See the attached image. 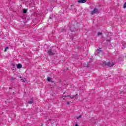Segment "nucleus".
Masks as SVG:
<instances>
[{
  "label": "nucleus",
  "mask_w": 126,
  "mask_h": 126,
  "mask_svg": "<svg viewBox=\"0 0 126 126\" xmlns=\"http://www.w3.org/2000/svg\"><path fill=\"white\" fill-rule=\"evenodd\" d=\"M47 53L49 56H54L55 55V51L52 49L48 50Z\"/></svg>",
  "instance_id": "f257e3e1"
},
{
  "label": "nucleus",
  "mask_w": 126,
  "mask_h": 126,
  "mask_svg": "<svg viewBox=\"0 0 126 126\" xmlns=\"http://www.w3.org/2000/svg\"><path fill=\"white\" fill-rule=\"evenodd\" d=\"M115 63H114L113 62H108L107 63V65H108V66H109V67H112V66H113V65H115Z\"/></svg>",
  "instance_id": "f03ea898"
},
{
  "label": "nucleus",
  "mask_w": 126,
  "mask_h": 126,
  "mask_svg": "<svg viewBox=\"0 0 126 126\" xmlns=\"http://www.w3.org/2000/svg\"><path fill=\"white\" fill-rule=\"evenodd\" d=\"M98 12V10L96 8H94V10H93L91 12V14H95V13H97Z\"/></svg>",
  "instance_id": "7ed1b4c3"
},
{
  "label": "nucleus",
  "mask_w": 126,
  "mask_h": 126,
  "mask_svg": "<svg viewBox=\"0 0 126 126\" xmlns=\"http://www.w3.org/2000/svg\"><path fill=\"white\" fill-rule=\"evenodd\" d=\"M77 96H78V94H76V95H72V96H70V99H78Z\"/></svg>",
  "instance_id": "20e7f679"
},
{
  "label": "nucleus",
  "mask_w": 126,
  "mask_h": 126,
  "mask_svg": "<svg viewBox=\"0 0 126 126\" xmlns=\"http://www.w3.org/2000/svg\"><path fill=\"white\" fill-rule=\"evenodd\" d=\"M87 0H78V2H79V3H84L85 2H86Z\"/></svg>",
  "instance_id": "39448f33"
},
{
  "label": "nucleus",
  "mask_w": 126,
  "mask_h": 126,
  "mask_svg": "<svg viewBox=\"0 0 126 126\" xmlns=\"http://www.w3.org/2000/svg\"><path fill=\"white\" fill-rule=\"evenodd\" d=\"M83 65L84 66H85V67H89V65L88 64V63H83Z\"/></svg>",
  "instance_id": "423d86ee"
},
{
  "label": "nucleus",
  "mask_w": 126,
  "mask_h": 126,
  "mask_svg": "<svg viewBox=\"0 0 126 126\" xmlns=\"http://www.w3.org/2000/svg\"><path fill=\"white\" fill-rule=\"evenodd\" d=\"M17 68H21L22 67V64L19 63L17 65Z\"/></svg>",
  "instance_id": "0eeeda50"
},
{
  "label": "nucleus",
  "mask_w": 126,
  "mask_h": 126,
  "mask_svg": "<svg viewBox=\"0 0 126 126\" xmlns=\"http://www.w3.org/2000/svg\"><path fill=\"white\" fill-rule=\"evenodd\" d=\"M34 102V100H33V98H32L31 100L29 101L28 103L30 104H33V102Z\"/></svg>",
  "instance_id": "6e6552de"
},
{
  "label": "nucleus",
  "mask_w": 126,
  "mask_h": 126,
  "mask_svg": "<svg viewBox=\"0 0 126 126\" xmlns=\"http://www.w3.org/2000/svg\"><path fill=\"white\" fill-rule=\"evenodd\" d=\"M101 52H102V50H101V49L99 48L98 49H97L96 53H101Z\"/></svg>",
  "instance_id": "1a4fd4ad"
},
{
  "label": "nucleus",
  "mask_w": 126,
  "mask_h": 126,
  "mask_svg": "<svg viewBox=\"0 0 126 126\" xmlns=\"http://www.w3.org/2000/svg\"><path fill=\"white\" fill-rule=\"evenodd\" d=\"M23 13H26L27 12V10L26 9H24L23 10Z\"/></svg>",
  "instance_id": "9d476101"
},
{
  "label": "nucleus",
  "mask_w": 126,
  "mask_h": 126,
  "mask_svg": "<svg viewBox=\"0 0 126 126\" xmlns=\"http://www.w3.org/2000/svg\"><path fill=\"white\" fill-rule=\"evenodd\" d=\"M14 80H15V78L12 77V78H11V81H14Z\"/></svg>",
  "instance_id": "9b49d317"
},
{
  "label": "nucleus",
  "mask_w": 126,
  "mask_h": 126,
  "mask_svg": "<svg viewBox=\"0 0 126 126\" xmlns=\"http://www.w3.org/2000/svg\"><path fill=\"white\" fill-rule=\"evenodd\" d=\"M101 35H102V33L100 32H98V36H101Z\"/></svg>",
  "instance_id": "f8f14e48"
},
{
  "label": "nucleus",
  "mask_w": 126,
  "mask_h": 126,
  "mask_svg": "<svg viewBox=\"0 0 126 126\" xmlns=\"http://www.w3.org/2000/svg\"><path fill=\"white\" fill-rule=\"evenodd\" d=\"M81 118V115H80L77 117V119L78 120Z\"/></svg>",
  "instance_id": "ddd939ff"
},
{
  "label": "nucleus",
  "mask_w": 126,
  "mask_h": 126,
  "mask_svg": "<svg viewBox=\"0 0 126 126\" xmlns=\"http://www.w3.org/2000/svg\"><path fill=\"white\" fill-rule=\"evenodd\" d=\"M47 81H51V78L50 77H48L47 78Z\"/></svg>",
  "instance_id": "4468645a"
},
{
  "label": "nucleus",
  "mask_w": 126,
  "mask_h": 126,
  "mask_svg": "<svg viewBox=\"0 0 126 126\" xmlns=\"http://www.w3.org/2000/svg\"><path fill=\"white\" fill-rule=\"evenodd\" d=\"M124 8H126V2L124 4Z\"/></svg>",
  "instance_id": "2eb2a0df"
},
{
  "label": "nucleus",
  "mask_w": 126,
  "mask_h": 126,
  "mask_svg": "<svg viewBox=\"0 0 126 126\" xmlns=\"http://www.w3.org/2000/svg\"><path fill=\"white\" fill-rule=\"evenodd\" d=\"M102 65L103 66H105V65H106V63H103Z\"/></svg>",
  "instance_id": "dca6fc26"
},
{
  "label": "nucleus",
  "mask_w": 126,
  "mask_h": 126,
  "mask_svg": "<svg viewBox=\"0 0 126 126\" xmlns=\"http://www.w3.org/2000/svg\"><path fill=\"white\" fill-rule=\"evenodd\" d=\"M65 97H70H70H71V96H70V95H65L64 98H65Z\"/></svg>",
  "instance_id": "f3484780"
},
{
  "label": "nucleus",
  "mask_w": 126,
  "mask_h": 126,
  "mask_svg": "<svg viewBox=\"0 0 126 126\" xmlns=\"http://www.w3.org/2000/svg\"><path fill=\"white\" fill-rule=\"evenodd\" d=\"M8 49V47L5 48V49L4 50V52H6V50Z\"/></svg>",
  "instance_id": "a211bd4d"
},
{
  "label": "nucleus",
  "mask_w": 126,
  "mask_h": 126,
  "mask_svg": "<svg viewBox=\"0 0 126 126\" xmlns=\"http://www.w3.org/2000/svg\"><path fill=\"white\" fill-rule=\"evenodd\" d=\"M21 80L22 81V82H25V80H24V79H21Z\"/></svg>",
  "instance_id": "6ab92c4d"
},
{
  "label": "nucleus",
  "mask_w": 126,
  "mask_h": 126,
  "mask_svg": "<svg viewBox=\"0 0 126 126\" xmlns=\"http://www.w3.org/2000/svg\"><path fill=\"white\" fill-rule=\"evenodd\" d=\"M61 32H64V30H62L61 31Z\"/></svg>",
  "instance_id": "aec40b11"
},
{
  "label": "nucleus",
  "mask_w": 126,
  "mask_h": 126,
  "mask_svg": "<svg viewBox=\"0 0 126 126\" xmlns=\"http://www.w3.org/2000/svg\"><path fill=\"white\" fill-rule=\"evenodd\" d=\"M67 105H69V102L68 101L67 102Z\"/></svg>",
  "instance_id": "412c9836"
},
{
  "label": "nucleus",
  "mask_w": 126,
  "mask_h": 126,
  "mask_svg": "<svg viewBox=\"0 0 126 126\" xmlns=\"http://www.w3.org/2000/svg\"><path fill=\"white\" fill-rule=\"evenodd\" d=\"M75 126H78V124H76L75 125Z\"/></svg>",
  "instance_id": "4be33fe9"
},
{
  "label": "nucleus",
  "mask_w": 126,
  "mask_h": 126,
  "mask_svg": "<svg viewBox=\"0 0 126 126\" xmlns=\"http://www.w3.org/2000/svg\"><path fill=\"white\" fill-rule=\"evenodd\" d=\"M49 19H52V17H49Z\"/></svg>",
  "instance_id": "5701e85b"
},
{
  "label": "nucleus",
  "mask_w": 126,
  "mask_h": 126,
  "mask_svg": "<svg viewBox=\"0 0 126 126\" xmlns=\"http://www.w3.org/2000/svg\"><path fill=\"white\" fill-rule=\"evenodd\" d=\"M63 99L64 100V98H65V97H64H64L63 96Z\"/></svg>",
  "instance_id": "b1692460"
},
{
  "label": "nucleus",
  "mask_w": 126,
  "mask_h": 126,
  "mask_svg": "<svg viewBox=\"0 0 126 126\" xmlns=\"http://www.w3.org/2000/svg\"><path fill=\"white\" fill-rule=\"evenodd\" d=\"M20 78H22V76H20Z\"/></svg>",
  "instance_id": "393cba45"
},
{
  "label": "nucleus",
  "mask_w": 126,
  "mask_h": 126,
  "mask_svg": "<svg viewBox=\"0 0 126 126\" xmlns=\"http://www.w3.org/2000/svg\"><path fill=\"white\" fill-rule=\"evenodd\" d=\"M9 89H11V88H9Z\"/></svg>",
  "instance_id": "a878e982"
},
{
  "label": "nucleus",
  "mask_w": 126,
  "mask_h": 126,
  "mask_svg": "<svg viewBox=\"0 0 126 126\" xmlns=\"http://www.w3.org/2000/svg\"><path fill=\"white\" fill-rule=\"evenodd\" d=\"M49 121H51V120H49Z\"/></svg>",
  "instance_id": "bb28decb"
}]
</instances>
